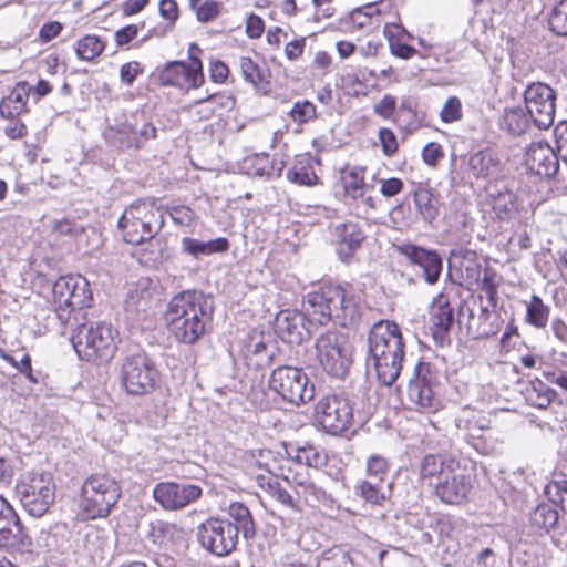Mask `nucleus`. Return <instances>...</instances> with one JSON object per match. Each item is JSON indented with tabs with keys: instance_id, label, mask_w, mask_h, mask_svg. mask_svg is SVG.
I'll return each instance as SVG.
<instances>
[{
	"instance_id": "nucleus-1",
	"label": "nucleus",
	"mask_w": 567,
	"mask_h": 567,
	"mask_svg": "<svg viewBox=\"0 0 567 567\" xmlns=\"http://www.w3.org/2000/svg\"><path fill=\"white\" fill-rule=\"evenodd\" d=\"M361 301L354 285L326 281L307 293L302 307L310 322L326 326L334 320L342 327H349L361 318Z\"/></svg>"
},
{
	"instance_id": "nucleus-2",
	"label": "nucleus",
	"mask_w": 567,
	"mask_h": 567,
	"mask_svg": "<svg viewBox=\"0 0 567 567\" xmlns=\"http://www.w3.org/2000/svg\"><path fill=\"white\" fill-rule=\"evenodd\" d=\"M213 312V307L202 292L184 290L168 302L164 321L176 342L193 346L207 333Z\"/></svg>"
},
{
	"instance_id": "nucleus-3",
	"label": "nucleus",
	"mask_w": 567,
	"mask_h": 567,
	"mask_svg": "<svg viewBox=\"0 0 567 567\" xmlns=\"http://www.w3.org/2000/svg\"><path fill=\"white\" fill-rule=\"evenodd\" d=\"M405 342L396 322L380 320L369 332V360L380 384L391 386L400 377Z\"/></svg>"
},
{
	"instance_id": "nucleus-4",
	"label": "nucleus",
	"mask_w": 567,
	"mask_h": 567,
	"mask_svg": "<svg viewBox=\"0 0 567 567\" xmlns=\"http://www.w3.org/2000/svg\"><path fill=\"white\" fill-rule=\"evenodd\" d=\"M122 497L121 483L107 472L84 478L79 493L78 516L81 520L107 518Z\"/></svg>"
},
{
	"instance_id": "nucleus-5",
	"label": "nucleus",
	"mask_w": 567,
	"mask_h": 567,
	"mask_svg": "<svg viewBox=\"0 0 567 567\" xmlns=\"http://www.w3.org/2000/svg\"><path fill=\"white\" fill-rule=\"evenodd\" d=\"M71 341L82 361L101 365L109 363L115 357L121 343V334L113 324L100 321L79 326Z\"/></svg>"
},
{
	"instance_id": "nucleus-6",
	"label": "nucleus",
	"mask_w": 567,
	"mask_h": 567,
	"mask_svg": "<svg viewBox=\"0 0 567 567\" xmlns=\"http://www.w3.org/2000/svg\"><path fill=\"white\" fill-rule=\"evenodd\" d=\"M93 293L90 282L81 275L59 277L52 287L50 306L56 318L66 324L78 319V313L91 308Z\"/></svg>"
},
{
	"instance_id": "nucleus-7",
	"label": "nucleus",
	"mask_w": 567,
	"mask_h": 567,
	"mask_svg": "<svg viewBox=\"0 0 567 567\" xmlns=\"http://www.w3.org/2000/svg\"><path fill=\"white\" fill-rule=\"evenodd\" d=\"M203 53V49L196 42L189 43L187 61L173 60L156 69L157 85L174 87L184 93L202 87L205 84Z\"/></svg>"
},
{
	"instance_id": "nucleus-8",
	"label": "nucleus",
	"mask_w": 567,
	"mask_h": 567,
	"mask_svg": "<svg viewBox=\"0 0 567 567\" xmlns=\"http://www.w3.org/2000/svg\"><path fill=\"white\" fill-rule=\"evenodd\" d=\"M161 372L144 351L124 357L118 368V382L130 396H145L159 388Z\"/></svg>"
},
{
	"instance_id": "nucleus-9",
	"label": "nucleus",
	"mask_w": 567,
	"mask_h": 567,
	"mask_svg": "<svg viewBox=\"0 0 567 567\" xmlns=\"http://www.w3.org/2000/svg\"><path fill=\"white\" fill-rule=\"evenodd\" d=\"M315 359L324 373L343 379L353 362V346L349 337L337 330H327L315 341Z\"/></svg>"
},
{
	"instance_id": "nucleus-10",
	"label": "nucleus",
	"mask_w": 567,
	"mask_h": 567,
	"mask_svg": "<svg viewBox=\"0 0 567 567\" xmlns=\"http://www.w3.org/2000/svg\"><path fill=\"white\" fill-rule=\"evenodd\" d=\"M163 224L158 210L144 200L127 206L118 219L123 240L131 245H141L154 239Z\"/></svg>"
},
{
	"instance_id": "nucleus-11",
	"label": "nucleus",
	"mask_w": 567,
	"mask_h": 567,
	"mask_svg": "<svg viewBox=\"0 0 567 567\" xmlns=\"http://www.w3.org/2000/svg\"><path fill=\"white\" fill-rule=\"evenodd\" d=\"M23 508L34 517H42L55 502L56 484L48 471L30 472L16 485Z\"/></svg>"
},
{
	"instance_id": "nucleus-12",
	"label": "nucleus",
	"mask_w": 567,
	"mask_h": 567,
	"mask_svg": "<svg viewBox=\"0 0 567 567\" xmlns=\"http://www.w3.org/2000/svg\"><path fill=\"white\" fill-rule=\"evenodd\" d=\"M268 388L284 401L297 406L310 402L316 395V386L305 370L288 364L271 371Z\"/></svg>"
},
{
	"instance_id": "nucleus-13",
	"label": "nucleus",
	"mask_w": 567,
	"mask_h": 567,
	"mask_svg": "<svg viewBox=\"0 0 567 567\" xmlns=\"http://www.w3.org/2000/svg\"><path fill=\"white\" fill-rule=\"evenodd\" d=\"M436 375L430 362L419 361L409 379L406 396L412 409L422 414H435L443 409Z\"/></svg>"
},
{
	"instance_id": "nucleus-14",
	"label": "nucleus",
	"mask_w": 567,
	"mask_h": 567,
	"mask_svg": "<svg viewBox=\"0 0 567 567\" xmlns=\"http://www.w3.org/2000/svg\"><path fill=\"white\" fill-rule=\"evenodd\" d=\"M202 548L217 557H226L237 549L239 536L230 519L210 516L197 527Z\"/></svg>"
},
{
	"instance_id": "nucleus-15",
	"label": "nucleus",
	"mask_w": 567,
	"mask_h": 567,
	"mask_svg": "<svg viewBox=\"0 0 567 567\" xmlns=\"http://www.w3.org/2000/svg\"><path fill=\"white\" fill-rule=\"evenodd\" d=\"M473 466L462 460L453 465V470L446 472L442 481L434 484V495L444 504L461 505L467 501L475 483Z\"/></svg>"
},
{
	"instance_id": "nucleus-16",
	"label": "nucleus",
	"mask_w": 567,
	"mask_h": 567,
	"mask_svg": "<svg viewBox=\"0 0 567 567\" xmlns=\"http://www.w3.org/2000/svg\"><path fill=\"white\" fill-rule=\"evenodd\" d=\"M315 419L327 433L341 435L353 425V405L347 398L326 395L315 406Z\"/></svg>"
},
{
	"instance_id": "nucleus-17",
	"label": "nucleus",
	"mask_w": 567,
	"mask_h": 567,
	"mask_svg": "<svg viewBox=\"0 0 567 567\" xmlns=\"http://www.w3.org/2000/svg\"><path fill=\"white\" fill-rule=\"evenodd\" d=\"M525 109L535 126L550 127L555 121L556 92L546 83L532 82L523 93Z\"/></svg>"
},
{
	"instance_id": "nucleus-18",
	"label": "nucleus",
	"mask_w": 567,
	"mask_h": 567,
	"mask_svg": "<svg viewBox=\"0 0 567 567\" xmlns=\"http://www.w3.org/2000/svg\"><path fill=\"white\" fill-rule=\"evenodd\" d=\"M259 457L261 458L259 461L260 466H264L271 475L282 478L292 486L310 475L309 468L289 453L288 456H284L270 449H260Z\"/></svg>"
},
{
	"instance_id": "nucleus-19",
	"label": "nucleus",
	"mask_w": 567,
	"mask_h": 567,
	"mask_svg": "<svg viewBox=\"0 0 567 567\" xmlns=\"http://www.w3.org/2000/svg\"><path fill=\"white\" fill-rule=\"evenodd\" d=\"M203 489L196 484L161 482L153 488V498L166 511H178L199 499Z\"/></svg>"
},
{
	"instance_id": "nucleus-20",
	"label": "nucleus",
	"mask_w": 567,
	"mask_h": 567,
	"mask_svg": "<svg viewBox=\"0 0 567 567\" xmlns=\"http://www.w3.org/2000/svg\"><path fill=\"white\" fill-rule=\"evenodd\" d=\"M395 251L405 258L412 267H417L422 271V276L430 285L439 281L442 272V258L433 249L404 243L394 246Z\"/></svg>"
},
{
	"instance_id": "nucleus-21",
	"label": "nucleus",
	"mask_w": 567,
	"mask_h": 567,
	"mask_svg": "<svg viewBox=\"0 0 567 567\" xmlns=\"http://www.w3.org/2000/svg\"><path fill=\"white\" fill-rule=\"evenodd\" d=\"M455 321L454 308L449 295L440 292L429 309V328L434 341L443 346L449 340V332Z\"/></svg>"
},
{
	"instance_id": "nucleus-22",
	"label": "nucleus",
	"mask_w": 567,
	"mask_h": 567,
	"mask_svg": "<svg viewBox=\"0 0 567 567\" xmlns=\"http://www.w3.org/2000/svg\"><path fill=\"white\" fill-rule=\"evenodd\" d=\"M559 158L554 148L544 141L533 142L524 155L526 168L539 177L551 178L558 172Z\"/></svg>"
},
{
	"instance_id": "nucleus-23",
	"label": "nucleus",
	"mask_w": 567,
	"mask_h": 567,
	"mask_svg": "<svg viewBox=\"0 0 567 567\" xmlns=\"http://www.w3.org/2000/svg\"><path fill=\"white\" fill-rule=\"evenodd\" d=\"M333 235L336 254L344 264H350L354 259L367 239L362 226L350 220L338 224Z\"/></svg>"
},
{
	"instance_id": "nucleus-24",
	"label": "nucleus",
	"mask_w": 567,
	"mask_h": 567,
	"mask_svg": "<svg viewBox=\"0 0 567 567\" xmlns=\"http://www.w3.org/2000/svg\"><path fill=\"white\" fill-rule=\"evenodd\" d=\"M235 105V99L227 93H214L205 99L194 101L187 106L188 113L198 122L221 117Z\"/></svg>"
},
{
	"instance_id": "nucleus-25",
	"label": "nucleus",
	"mask_w": 567,
	"mask_h": 567,
	"mask_svg": "<svg viewBox=\"0 0 567 567\" xmlns=\"http://www.w3.org/2000/svg\"><path fill=\"white\" fill-rule=\"evenodd\" d=\"M458 458V456L445 453L424 455L419 463L420 482L434 488V484L437 483V481H442L446 472L453 470V465Z\"/></svg>"
},
{
	"instance_id": "nucleus-26",
	"label": "nucleus",
	"mask_w": 567,
	"mask_h": 567,
	"mask_svg": "<svg viewBox=\"0 0 567 567\" xmlns=\"http://www.w3.org/2000/svg\"><path fill=\"white\" fill-rule=\"evenodd\" d=\"M321 165V158L306 152L296 155L293 164L287 171V179L299 186L313 187L322 184L315 166Z\"/></svg>"
},
{
	"instance_id": "nucleus-27",
	"label": "nucleus",
	"mask_w": 567,
	"mask_h": 567,
	"mask_svg": "<svg viewBox=\"0 0 567 567\" xmlns=\"http://www.w3.org/2000/svg\"><path fill=\"white\" fill-rule=\"evenodd\" d=\"M305 312L297 310H281L275 319V330L277 334L290 344H300L305 340Z\"/></svg>"
},
{
	"instance_id": "nucleus-28",
	"label": "nucleus",
	"mask_w": 567,
	"mask_h": 567,
	"mask_svg": "<svg viewBox=\"0 0 567 567\" xmlns=\"http://www.w3.org/2000/svg\"><path fill=\"white\" fill-rule=\"evenodd\" d=\"M381 11L373 4L368 3L354 8L344 19V24L350 33L363 32L365 34L377 31L381 25Z\"/></svg>"
},
{
	"instance_id": "nucleus-29",
	"label": "nucleus",
	"mask_w": 567,
	"mask_h": 567,
	"mask_svg": "<svg viewBox=\"0 0 567 567\" xmlns=\"http://www.w3.org/2000/svg\"><path fill=\"white\" fill-rule=\"evenodd\" d=\"M31 92L32 87L27 81L17 82L10 93L0 100V117L12 118L16 115L28 114Z\"/></svg>"
},
{
	"instance_id": "nucleus-30",
	"label": "nucleus",
	"mask_w": 567,
	"mask_h": 567,
	"mask_svg": "<svg viewBox=\"0 0 567 567\" xmlns=\"http://www.w3.org/2000/svg\"><path fill=\"white\" fill-rule=\"evenodd\" d=\"M339 179L343 195L353 200L363 198L365 192L371 188L367 183L365 166L347 164L339 171Z\"/></svg>"
},
{
	"instance_id": "nucleus-31",
	"label": "nucleus",
	"mask_w": 567,
	"mask_h": 567,
	"mask_svg": "<svg viewBox=\"0 0 567 567\" xmlns=\"http://www.w3.org/2000/svg\"><path fill=\"white\" fill-rule=\"evenodd\" d=\"M383 35L388 41L390 53L395 58L409 60L417 54V50L408 44L406 40L410 34L402 25L386 23L383 28Z\"/></svg>"
},
{
	"instance_id": "nucleus-32",
	"label": "nucleus",
	"mask_w": 567,
	"mask_h": 567,
	"mask_svg": "<svg viewBox=\"0 0 567 567\" xmlns=\"http://www.w3.org/2000/svg\"><path fill=\"white\" fill-rule=\"evenodd\" d=\"M526 403L539 410H547L557 398V392L539 378L529 380L523 390Z\"/></svg>"
},
{
	"instance_id": "nucleus-33",
	"label": "nucleus",
	"mask_w": 567,
	"mask_h": 567,
	"mask_svg": "<svg viewBox=\"0 0 567 567\" xmlns=\"http://www.w3.org/2000/svg\"><path fill=\"white\" fill-rule=\"evenodd\" d=\"M367 74L370 78H377L374 70H369L367 73L362 70H352L342 74L337 80V86L349 96L359 97L365 96L369 93V85L367 83Z\"/></svg>"
},
{
	"instance_id": "nucleus-34",
	"label": "nucleus",
	"mask_w": 567,
	"mask_h": 567,
	"mask_svg": "<svg viewBox=\"0 0 567 567\" xmlns=\"http://www.w3.org/2000/svg\"><path fill=\"white\" fill-rule=\"evenodd\" d=\"M227 514L238 536L239 533H241L246 539H252L256 536V523L250 509L244 503L231 502L228 506Z\"/></svg>"
},
{
	"instance_id": "nucleus-35",
	"label": "nucleus",
	"mask_w": 567,
	"mask_h": 567,
	"mask_svg": "<svg viewBox=\"0 0 567 567\" xmlns=\"http://www.w3.org/2000/svg\"><path fill=\"white\" fill-rule=\"evenodd\" d=\"M532 122L526 109L516 105L504 109L499 120V126L512 135H522L528 131Z\"/></svg>"
},
{
	"instance_id": "nucleus-36",
	"label": "nucleus",
	"mask_w": 567,
	"mask_h": 567,
	"mask_svg": "<svg viewBox=\"0 0 567 567\" xmlns=\"http://www.w3.org/2000/svg\"><path fill=\"white\" fill-rule=\"evenodd\" d=\"M239 69L244 80L255 89H267L269 86L271 72L265 64H259L250 56H240Z\"/></svg>"
},
{
	"instance_id": "nucleus-37",
	"label": "nucleus",
	"mask_w": 567,
	"mask_h": 567,
	"mask_svg": "<svg viewBox=\"0 0 567 567\" xmlns=\"http://www.w3.org/2000/svg\"><path fill=\"white\" fill-rule=\"evenodd\" d=\"M530 526L539 534H549L559 522V512L554 504L539 503L529 517Z\"/></svg>"
},
{
	"instance_id": "nucleus-38",
	"label": "nucleus",
	"mask_w": 567,
	"mask_h": 567,
	"mask_svg": "<svg viewBox=\"0 0 567 567\" xmlns=\"http://www.w3.org/2000/svg\"><path fill=\"white\" fill-rule=\"evenodd\" d=\"M107 47L105 38L96 34H85L74 44V52L80 61L95 62L103 55Z\"/></svg>"
},
{
	"instance_id": "nucleus-39",
	"label": "nucleus",
	"mask_w": 567,
	"mask_h": 567,
	"mask_svg": "<svg viewBox=\"0 0 567 567\" xmlns=\"http://www.w3.org/2000/svg\"><path fill=\"white\" fill-rule=\"evenodd\" d=\"M183 251L198 258L212 254L225 252L229 249V241L225 237H218L208 241L185 237L182 239Z\"/></svg>"
},
{
	"instance_id": "nucleus-40",
	"label": "nucleus",
	"mask_w": 567,
	"mask_h": 567,
	"mask_svg": "<svg viewBox=\"0 0 567 567\" xmlns=\"http://www.w3.org/2000/svg\"><path fill=\"white\" fill-rule=\"evenodd\" d=\"M489 205L495 217L501 221H509L519 213L516 195L509 190L498 192L489 198Z\"/></svg>"
},
{
	"instance_id": "nucleus-41",
	"label": "nucleus",
	"mask_w": 567,
	"mask_h": 567,
	"mask_svg": "<svg viewBox=\"0 0 567 567\" xmlns=\"http://www.w3.org/2000/svg\"><path fill=\"white\" fill-rule=\"evenodd\" d=\"M84 549L93 561H103L110 551V538L104 528L91 527L84 537Z\"/></svg>"
},
{
	"instance_id": "nucleus-42",
	"label": "nucleus",
	"mask_w": 567,
	"mask_h": 567,
	"mask_svg": "<svg viewBox=\"0 0 567 567\" xmlns=\"http://www.w3.org/2000/svg\"><path fill=\"white\" fill-rule=\"evenodd\" d=\"M292 487L295 489L296 499L300 501V513L305 507H317L320 503L327 499L326 491L318 486L311 480L310 475Z\"/></svg>"
},
{
	"instance_id": "nucleus-43",
	"label": "nucleus",
	"mask_w": 567,
	"mask_h": 567,
	"mask_svg": "<svg viewBox=\"0 0 567 567\" xmlns=\"http://www.w3.org/2000/svg\"><path fill=\"white\" fill-rule=\"evenodd\" d=\"M470 169L476 178H486L499 169V161L491 150L474 153L468 161Z\"/></svg>"
},
{
	"instance_id": "nucleus-44",
	"label": "nucleus",
	"mask_w": 567,
	"mask_h": 567,
	"mask_svg": "<svg viewBox=\"0 0 567 567\" xmlns=\"http://www.w3.org/2000/svg\"><path fill=\"white\" fill-rule=\"evenodd\" d=\"M550 307L538 295H532L526 302L525 322L536 329H545L548 324Z\"/></svg>"
},
{
	"instance_id": "nucleus-45",
	"label": "nucleus",
	"mask_w": 567,
	"mask_h": 567,
	"mask_svg": "<svg viewBox=\"0 0 567 567\" xmlns=\"http://www.w3.org/2000/svg\"><path fill=\"white\" fill-rule=\"evenodd\" d=\"M544 494L551 504L564 509L567 503V474L554 471L551 478L544 487Z\"/></svg>"
},
{
	"instance_id": "nucleus-46",
	"label": "nucleus",
	"mask_w": 567,
	"mask_h": 567,
	"mask_svg": "<svg viewBox=\"0 0 567 567\" xmlns=\"http://www.w3.org/2000/svg\"><path fill=\"white\" fill-rule=\"evenodd\" d=\"M413 200L416 210L427 220L434 219L439 209L436 206V196L429 186L419 185L413 192Z\"/></svg>"
},
{
	"instance_id": "nucleus-47",
	"label": "nucleus",
	"mask_w": 567,
	"mask_h": 567,
	"mask_svg": "<svg viewBox=\"0 0 567 567\" xmlns=\"http://www.w3.org/2000/svg\"><path fill=\"white\" fill-rule=\"evenodd\" d=\"M188 7L200 23L215 21L224 10L223 3L216 0H188Z\"/></svg>"
},
{
	"instance_id": "nucleus-48",
	"label": "nucleus",
	"mask_w": 567,
	"mask_h": 567,
	"mask_svg": "<svg viewBox=\"0 0 567 567\" xmlns=\"http://www.w3.org/2000/svg\"><path fill=\"white\" fill-rule=\"evenodd\" d=\"M21 351L23 352L21 359L18 361L13 355L8 353L3 348L0 347V358L14 368L19 373H21L25 380L31 384H38L39 379L33 373L32 369V358L24 347H21Z\"/></svg>"
},
{
	"instance_id": "nucleus-49",
	"label": "nucleus",
	"mask_w": 567,
	"mask_h": 567,
	"mask_svg": "<svg viewBox=\"0 0 567 567\" xmlns=\"http://www.w3.org/2000/svg\"><path fill=\"white\" fill-rule=\"evenodd\" d=\"M293 456L298 462L303 463L308 468L321 467L326 465L328 461L327 453L311 443H306L301 446H298Z\"/></svg>"
},
{
	"instance_id": "nucleus-50",
	"label": "nucleus",
	"mask_w": 567,
	"mask_h": 567,
	"mask_svg": "<svg viewBox=\"0 0 567 567\" xmlns=\"http://www.w3.org/2000/svg\"><path fill=\"white\" fill-rule=\"evenodd\" d=\"M503 320L495 311L483 309L478 316L476 338L488 339L496 336L502 329Z\"/></svg>"
},
{
	"instance_id": "nucleus-51",
	"label": "nucleus",
	"mask_w": 567,
	"mask_h": 567,
	"mask_svg": "<svg viewBox=\"0 0 567 567\" xmlns=\"http://www.w3.org/2000/svg\"><path fill=\"white\" fill-rule=\"evenodd\" d=\"M549 30L560 37L567 35V0H558L548 13Z\"/></svg>"
},
{
	"instance_id": "nucleus-52",
	"label": "nucleus",
	"mask_w": 567,
	"mask_h": 567,
	"mask_svg": "<svg viewBox=\"0 0 567 567\" xmlns=\"http://www.w3.org/2000/svg\"><path fill=\"white\" fill-rule=\"evenodd\" d=\"M391 463L381 454H371L365 462V474L370 481L383 483L390 472Z\"/></svg>"
},
{
	"instance_id": "nucleus-53",
	"label": "nucleus",
	"mask_w": 567,
	"mask_h": 567,
	"mask_svg": "<svg viewBox=\"0 0 567 567\" xmlns=\"http://www.w3.org/2000/svg\"><path fill=\"white\" fill-rule=\"evenodd\" d=\"M288 116L293 123L303 125L318 117L317 107L309 100L297 101L288 112Z\"/></svg>"
},
{
	"instance_id": "nucleus-54",
	"label": "nucleus",
	"mask_w": 567,
	"mask_h": 567,
	"mask_svg": "<svg viewBox=\"0 0 567 567\" xmlns=\"http://www.w3.org/2000/svg\"><path fill=\"white\" fill-rule=\"evenodd\" d=\"M416 109L412 105L409 99L402 100L395 117L392 122L399 126H402L408 132L414 131L416 126Z\"/></svg>"
},
{
	"instance_id": "nucleus-55",
	"label": "nucleus",
	"mask_w": 567,
	"mask_h": 567,
	"mask_svg": "<svg viewBox=\"0 0 567 567\" xmlns=\"http://www.w3.org/2000/svg\"><path fill=\"white\" fill-rule=\"evenodd\" d=\"M380 484L381 483L378 482L372 483L370 480H363L357 487L358 494L365 502L372 505L382 506L388 499V496L381 491Z\"/></svg>"
},
{
	"instance_id": "nucleus-56",
	"label": "nucleus",
	"mask_w": 567,
	"mask_h": 567,
	"mask_svg": "<svg viewBox=\"0 0 567 567\" xmlns=\"http://www.w3.org/2000/svg\"><path fill=\"white\" fill-rule=\"evenodd\" d=\"M140 138H136V135L133 136V138L123 140L120 141V150H128V148H135L140 150L142 148L145 143L150 140H155L157 137V128L155 125L151 122H146L143 124L141 130L138 131Z\"/></svg>"
},
{
	"instance_id": "nucleus-57",
	"label": "nucleus",
	"mask_w": 567,
	"mask_h": 567,
	"mask_svg": "<svg viewBox=\"0 0 567 567\" xmlns=\"http://www.w3.org/2000/svg\"><path fill=\"white\" fill-rule=\"evenodd\" d=\"M478 287L482 292L485 293L489 303L495 307L497 303V274L494 270L486 269L484 270L483 277L478 280Z\"/></svg>"
},
{
	"instance_id": "nucleus-58",
	"label": "nucleus",
	"mask_w": 567,
	"mask_h": 567,
	"mask_svg": "<svg viewBox=\"0 0 567 567\" xmlns=\"http://www.w3.org/2000/svg\"><path fill=\"white\" fill-rule=\"evenodd\" d=\"M378 140L381 145L382 154L385 157H393L399 152L400 143L393 130L380 127L378 131Z\"/></svg>"
},
{
	"instance_id": "nucleus-59",
	"label": "nucleus",
	"mask_w": 567,
	"mask_h": 567,
	"mask_svg": "<svg viewBox=\"0 0 567 567\" xmlns=\"http://www.w3.org/2000/svg\"><path fill=\"white\" fill-rule=\"evenodd\" d=\"M463 117L462 102L457 96H451L446 100L440 111V120L443 123H454Z\"/></svg>"
},
{
	"instance_id": "nucleus-60",
	"label": "nucleus",
	"mask_w": 567,
	"mask_h": 567,
	"mask_svg": "<svg viewBox=\"0 0 567 567\" xmlns=\"http://www.w3.org/2000/svg\"><path fill=\"white\" fill-rule=\"evenodd\" d=\"M7 124L3 127V134L11 141L22 140L29 135V127L21 118V115H16L12 118H3Z\"/></svg>"
},
{
	"instance_id": "nucleus-61",
	"label": "nucleus",
	"mask_w": 567,
	"mask_h": 567,
	"mask_svg": "<svg viewBox=\"0 0 567 567\" xmlns=\"http://www.w3.org/2000/svg\"><path fill=\"white\" fill-rule=\"evenodd\" d=\"M421 157L426 166L436 168L445 157V152L439 142H430L422 148Z\"/></svg>"
},
{
	"instance_id": "nucleus-62",
	"label": "nucleus",
	"mask_w": 567,
	"mask_h": 567,
	"mask_svg": "<svg viewBox=\"0 0 567 567\" xmlns=\"http://www.w3.org/2000/svg\"><path fill=\"white\" fill-rule=\"evenodd\" d=\"M398 109L396 97L392 94H384L374 105L373 112L383 120H393Z\"/></svg>"
},
{
	"instance_id": "nucleus-63",
	"label": "nucleus",
	"mask_w": 567,
	"mask_h": 567,
	"mask_svg": "<svg viewBox=\"0 0 567 567\" xmlns=\"http://www.w3.org/2000/svg\"><path fill=\"white\" fill-rule=\"evenodd\" d=\"M269 495L279 502L282 506H286L293 512L300 513V501L296 499V496L284 488L279 482L277 484H272V489Z\"/></svg>"
},
{
	"instance_id": "nucleus-64",
	"label": "nucleus",
	"mask_w": 567,
	"mask_h": 567,
	"mask_svg": "<svg viewBox=\"0 0 567 567\" xmlns=\"http://www.w3.org/2000/svg\"><path fill=\"white\" fill-rule=\"evenodd\" d=\"M145 71L144 65L140 61H130L121 65L120 79L127 86L133 85L135 80Z\"/></svg>"
}]
</instances>
